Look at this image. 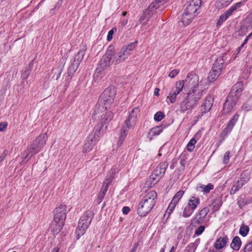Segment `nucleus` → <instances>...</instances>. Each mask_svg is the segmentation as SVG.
I'll list each match as a JSON object with an SVG mask.
<instances>
[{
  "instance_id": "1",
  "label": "nucleus",
  "mask_w": 252,
  "mask_h": 252,
  "mask_svg": "<svg viewBox=\"0 0 252 252\" xmlns=\"http://www.w3.org/2000/svg\"><path fill=\"white\" fill-rule=\"evenodd\" d=\"M199 76L195 73H189L185 79V86L189 89L187 96L180 104V111L185 113L192 110L197 105L199 100L203 95L205 90L206 80L199 81Z\"/></svg>"
},
{
  "instance_id": "2",
  "label": "nucleus",
  "mask_w": 252,
  "mask_h": 252,
  "mask_svg": "<svg viewBox=\"0 0 252 252\" xmlns=\"http://www.w3.org/2000/svg\"><path fill=\"white\" fill-rule=\"evenodd\" d=\"M54 219L51 224V229L55 233H58L62 229L66 217V206L60 205L53 212Z\"/></svg>"
},
{
  "instance_id": "3",
  "label": "nucleus",
  "mask_w": 252,
  "mask_h": 252,
  "mask_svg": "<svg viewBox=\"0 0 252 252\" xmlns=\"http://www.w3.org/2000/svg\"><path fill=\"white\" fill-rule=\"evenodd\" d=\"M113 54V47L110 46L100 60L98 67L96 69L94 74V79L95 81L98 82L101 79L102 75L104 74L103 71L107 69L112 63V57Z\"/></svg>"
},
{
  "instance_id": "4",
  "label": "nucleus",
  "mask_w": 252,
  "mask_h": 252,
  "mask_svg": "<svg viewBox=\"0 0 252 252\" xmlns=\"http://www.w3.org/2000/svg\"><path fill=\"white\" fill-rule=\"evenodd\" d=\"M116 94V89L114 86H110L106 88L100 96L96 107L110 109Z\"/></svg>"
},
{
  "instance_id": "5",
  "label": "nucleus",
  "mask_w": 252,
  "mask_h": 252,
  "mask_svg": "<svg viewBox=\"0 0 252 252\" xmlns=\"http://www.w3.org/2000/svg\"><path fill=\"white\" fill-rule=\"evenodd\" d=\"M94 213L91 210H88L81 217L78 222L77 228L76 230L77 239L80 238L85 232L87 229L91 224Z\"/></svg>"
},
{
  "instance_id": "6",
  "label": "nucleus",
  "mask_w": 252,
  "mask_h": 252,
  "mask_svg": "<svg viewBox=\"0 0 252 252\" xmlns=\"http://www.w3.org/2000/svg\"><path fill=\"white\" fill-rule=\"evenodd\" d=\"M200 200L199 198L196 197L194 196L190 197L188 201V204L184 209L183 212V217L188 218L190 216L194 211L196 209L198 205H199Z\"/></svg>"
},
{
  "instance_id": "7",
  "label": "nucleus",
  "mask_w": 252,
  "mask_h": 252,
  "mask_svg": "<svg viewBox=\"0 0 252 252\" xmlns=\"http://www.w3.org/2000/svg\"><path fill=\"white\" fill-rule=\"evenodd\" d=\"M47 140L46 133H42L33 142L32 144L28 146V147L32 150V155H35L38 153L45 145Z\"/></svg>"
},
{
  "instance_id": "8",
  "label": "nucleus",
  "mask_w": 252,
  "mask_h": 252,
  "mask_svg": "<svg viewBox=\"0 0 252 252\" xmlns=\"http://www.w3.org/2000/svg\"><path fill=\"white\" fill-rule=\"evenodd\" d=\"M209 212V209L208 207H204L201 209L198 213H197L195 217L191 220V222L189 225L187 227L189 230H191L196 224H200L202 222L203 219L207 216Z\"/></svg>"
},
{
  "instance_id": "9",
  "label": "nucleus",
  "mask_w": 252,
  "mask_h": 252,
  "mask_svg": "<svg viewBox=\"0 0 252 252\" xmlns=\"http://www.w3.org/2000/svg\"><path fill=\"white\" fill-rule=\"evenodd\" d=\"M109 109H105V108H104V109H102V108H100L99 107L96 106L94 110L95 114L96 115L102 113L100 122H102V123L106 125H108L113 117V114L112 112L109 110Z\"/></svg>"
},
{
  "instance_id": "10",
  "label": "nucleus",
  "mask_w": 252,
  "mask_h": 252,
  "mask_svg": "<svg viewBox=\"0 0 252 252\" xmlns=\"http://www.w3.org/2000/svg\"><path fill=\"white\" fill-rule=\"evenodd\" d=\"M249 177L248 175L243 173L241 175L240 177L237 181H234L232 185V187L230 190V195L234 194L237 192L242 187L248 182Z\"/></svg>"
},
{
  "instance_id": "11",
  "label": "nucleus",
  "mask_w": 252,
  "mask_h": 252,
  "mask_svg": "<svg viewBox=\"0 0 252 252\" xmlns=\"http://www.w3.org/2000/svg\"><path fill=\"white\" fill-rule=\"evenodd\" d=\"M213 102L214 99L211 95H207L205 97L201 106V114L196 116L197 121L199 120L201 118L203 114L210 111L212 107Z\"/></svg>"
},
{
  "instance_id": "12",
  "label": "nucleus",
  "mask_w": 252,
  "mask_h": 252,
  "mask_svg": "<svg viewBox=\"0 0 252 252\" xmlns=\"http://www.w3.org/2000/svg\"><path fill=\"white\" fill-rule=\"evenodd\" d=\"M201 0H187L185 4V11L196 15L197 10L200 8Z\"/></svg>"
},
{
  "instance_id": "13",
  "label": "nucleus",
  "mask_w": 252,
  "mask_h": 252,
  "mask_svg": "<svg viewBox=\"0 0 252 252\" xmlns=\"http://www.w3.org/2000/svg\"><path fill=\"white\" fill-rule=\"evenodd\" d=\"M139 109L138 107H135L131 109L128 112V117L125 121V125L127 127L130 128L134 126L137 121V115L139 113Z\"/></svg>"
},
{
  "instance_id": "14",
  "label": "nucleus",
  "mask_w": 252,
  "mask_h": 252,
  "mask_svg": "<svg viewBox=\"0 0 252 252\" xmlns=\"http://www.w3.org/2000/svg\"><path fill=\"white\" fill-rule=\"evenodd\" d=\"M232 94L233 93H229L226 98L225 102L223 104L224 114H227L230 112L238 100L239 98L232 95Z\"/></svg>"
},
{
  "instance_id": "15",
  "label": "nucleus",
  "mask_w": 252,
  "mask_h": 252,
  "mask_svg": "<svg viewBox=\"0 0 252 252\" xmlns=\"http://www.w3.org/2000/svg\"><path fill=\"white\" fill-rule=\"evenodd\" d=\"M154 206V205L150 204L148 201L142 199L139 204L137 213L141 217H145L151 211Z\"/></svg>"
},
{
  "instance_id": "16",
  "label": "nucleus",
  "mask_w": 252,
  "mask_h": 252,
  "mask_svg": "<svg viewBox=\"0 0 252 252\" xmlns=\"http://www.w3.org/2000/svg\"><path fill=\"white\" fill-rule=\"evenodd\" d=\"M184 84H185V80L180 81L176 83L175 89H173L171 91L167 97L171 103H173L175 101L177 95L182 90Z\"/></svg>"
},
{
  "instance_id": "17",
  "label": "nucleus",
  "mask_w": 252,
  "mask_h": 252,
  "mask_svg": "<svg viewBox=\"0 0 252 252\" xmlns=\"http://www.w3.org/2000/svg\"><path fill=\"white\" fill-rule=\"evenodd\" d=\"M112 57V63L114 64H118L122 62L125 61L127 58V54H125L124 50H120L117 53H115L114 48H113V54Z\"/></svg>"
},
{
  "instance_id": "18",
  "label": "nucleus",
  "mask_w": 252,
  "mask_h": 252,
  "mask_svg": "<svg viewBox=\"0 0 252 252\" xmlns=\"http://www.w3.org/2000/svg\"><path fill=\"white\" fill-rule=\"evenodd\" d=\"M184 193V191L183 190H179L176 193L167 208V211H168L169 213L172 212Z\"/></svg>"
},
{
  "instance_id": "19",
  "label": "nucleus",
  "mask_w": 252,
  "mask_h": 252,
  "mask_svg": "<svg viewBox=\"0 0 252 252\" xmlns=\"http://www.w3.org/2000/svg\"><path fill=\"white\" fill-rule=\"evenodd\" d=\"M166 2V0H155L154 1L149 5L148 8L146 9V12H147L148 14H153L155 9H157L159 8L160 6L162 5Z\"/></svg>"
},
{
  "instance_id": "20",
  "label": "nucleus",
  "mask_w": 252,
  "mask_h": 252,
  "mask_svg": "<svg viewBox=\"0 0 252 252\" xmlns=\"http://www.w3.org/2000/svg\"><path fill=\"white\" fill-rule=\"evenodd\" d=\"M107 125L99 122L98 124L95 126L93 132L96 135L97 137H100L103 135L104 131L106 130Z\"/></svg>"
},
{
  "instance_id": "21",
  "label": "nucleus",
  "mask_w": 252,
  "mask_h": 252,
  "mask_svg": "<svg viewBox=\"0 0 252 252\" xmlns=\"http://www.w3.org/2000/svg\"><path fill=\"white\" fill-rule=\"evenodd\" d=\"M228 241L227 236L220 237L216 240L214 247L217 250H220L225 247Z\"/></svg>"
},
{
  "instance_id": "22",
  "label": "nucleus",
  "mask_w": 252,
  "mask_h": 252,
  "mask_svg": "<svg viewBox=\"0 0 252 252\" xmlns=\"http://www.w3.org/2000/svg\"><path fill=\"white\" fill-rule=\"evenodd\" d=\"M157 198V192L155 191L151 190L148 192L142 199L148 201L150 204L155 205Z\"/></svg>"
},
{
  "instance_id": "23",
  "label": "nucleus",
  "mask_w": 252,
  "mask_h": 252,
  "mask_svg": "<svg viewBox=\"0 0 252 252\" xmlns=\"http://www.w3.org/2000/svg\"><path fill=\"white\" fill-rule=\"evenodd\" d=\"M225 56L226 54H223L221 56L218 57L214 63L212 67L221 71L226 59Z\"/></svg>"
},
{
  "instance_id": "24",
  "label": "nucleus",
  "mask_w": 252,
  "mask_h": 252,
  "mask_svg": "<svg viewBox=\"0 0 252 252\" xmlns=\"http://www.w3.org/2000/svg\"><path fill=\"white\" fill-rule=\"evenodd\" d=\"M87 50V46L85 45H82V46L80 47V50L77 53L76 55H75L73 61L78 63L80 64V62L82 60L85 54L86 51Z\"/></svg>"
},
{
  "instance_id": "25",
  "label": "nucleus",
  "mask_w": 252,
  "mask_h": 252,
  "mask_svg": "<svg viewBox=\"0 0 252 252\" xmlns=\"http://www.w3.org/2000/svg\"><path fill=\"white\" fill-rule=\"evenodd\" d=\"M239 117V115L238 113H236L233 116V118L231 119V120L228 122L225 128L223 130L224 132L228 133L232 130L236 122L237 121Z\"/></svg>"
},
{
  "instance_id": "26",
  "label": "nucleus",
  "mask_w": 252,
  "mask_h": 252,
  "mask_svg": "<svg viewBox=\"0 0 252 252\" xmlns=\"http://www.w3.org/2000/svg\"><path fill=\"white\" fill-rule=\"evenodd\" d=\"M242 91L243 84L241 82H238L233 87L230 93H233L232 95L239 98L241 94Z\"/></svg>"
},
{
  "instance_id": "27",
  "label": "nucleus",
  "mask_w": 252,
  "mask_h": 252,
  "mask_svg": "<svg viewBox=\"0 0 252 252\" xmlns=\"http://www.w3.org/2000/svg\"><path fill=\"white\" fill-rule=\"evenodd\" d=\"M195 16V15L184 11L182 17V22L184 25H188L192 21Z\"/></svg>"
},
{
  "instance_id": "28",
  "label": "nucleus",
  "mask_w": 252,
  "mask_h": 252,
  "mask_svg": "<svg viewBox=\"0 0 252 252\" xmlns=\"http://www.w3.org/2000/svg\"><path fill=\"white\" fill-rule=\"evenodd\" d=\"M221 72L220 70L212 67L208 77L209 82H213L216 81L220 75Z\"/></svg>"
},
{
  "instance_id": "29",
  "label": "nucleus",
  "mask_w": 252,
  "mask_h": 252,
  "mask_svg": "<svg viewBox=\"0 0 252 252\" xmlns=\"http://www.w3.org/2000/svg\"><path fill=\"white\" fill-rule=\"evenodd\" d=\"M163 130L161 126H158L151 128L148 133V137L150 140H152L153 137L156 135H159Z\"/></svg>"
},
{
  "instance_id": "30",
  "label": "nucleus",
  "mask_w": 252,
  "mask_h": 252,
  "mask_svg": "<svg viewBox=\"0 0 252 252\" xmlns=\"http://www.w3.org/2000/svg\"><path fill=\"white\" fill-rule=\"evenodd\" d=\"M241 245V241L238 236H235L230 244L231 248L235 251H238Z\"/></svg>"
},
{
  "instance_id": "31",
  "label": "nucleus",
  "mask_w": 252,
  "mask_h": 252,
  "mask_svg": "<svg viewBox=\"0 0 252 252\" xmlns=\"http://www.w3.org/2000/svg\"><path fill=\"white\" fill-rule=\"evenodd\" d=\"M214 189V185L211 184H208L205 186L204 185H200L196 187V190L199 191H204L205 193H209L211 190Z\"/></svg>"
},
{
  "instance_id": "32",
  "label": "nucleus",
  "mask_w": 252,
  "mask_h": 252,
  "mask_svg": "<svg viewBox=\"0 0 252 252\" xmlns=\"http://www.w3.org/2000/svg\"><path fill=\"white\" fill-rule=\"evenodd\" d=\"M200 239L197 238L193 243H191L189 244L187 247L186 249L188 252H195L198 245L199 244Z\"/></svg>"
},
{
  "instance_id": "33",
  "label": "nucleus",
  "mask_w": 252,
  "mask_h": 252,
  "mask_svg": "<svg viewBox=\"0 0 252 252\" xmlns=\"http://www.w3.org/2000/svg\"><path fill=\"white\" fill-rule=\"evenodd\" d=\"M137 41H135L128 44L127 46H123L121 49L125 51V54L126 53L127 54V57L130 55V52L132 51L136 47Z\"/></svg>"
},
{
  "instance_id": "34",
  "label": "nucleus",
  "mask_w": 252,
  "mask_h": 252,
  "mask_svg": "<svg viewBox=\"0 0 252 252\" xmlns=\"http://www.w3.org/2000/svg\"><path fill=\"white\" fill-rule=\"evenodd\" d=\"M25 153H26V155L24 157L23 159L20 162L21 165L26 163L34 155H32V150L30 149L28 147L27 149L25 150Z\"/></svg>"
},
{
  "instance_id": "35",
  "label": "nucleus",
  "mask_w": 252,
  "mask_h": 252,
  "mask_svg": "<svg viewBox=\"0 0 252 252\" xmlns=\"http://www.w3.org/2000/svg\"><path fill=\"white\" fill-rule=\"evenodd\" d=\"M230 12H229L227 10L226 11L224 14H222L220 18L219 19L217 23V26L219 27L220 26L223 22H224L225 21L227 20V19L231 15Z\"/></svg>"
},
{
  "instance_id": "36",
  "label": "nucleus",
  "mask_w": 252,
  "mask_h": 252,
  "mask_svg": "<svg viewBox=\"0 0 252 252\" xmlns=\"http://www.w3.org/2000/svg\"><path fill=\"white\" fill-rule=\"evenodd\" d=\"M222 205L221 200L220 198L214 199L211 204L213 212H216L219 210Z\"/></svg>"
},
{
  "instance_id": "37",
  "label": "nucleus",
  "mask_w": 252,
  "mask_h": 252,
  "mask_svg": "<svg viewBox=\"0 0 252 252\" xmlns=\"http://www.w3.org/2000/svg\"><path fill=\"white\" fill-rule=\"evenodd\" d=\"M79 64L74 62L73 61L72 62L70 63V65L68 67V74L69 76H71L76 71L77 69Z\"/></svg>"
},
{
  "instance_id": "38",
  "label": "nucleus",
  "mask_w": 252,
  "mask_h": 252,
  "mask_svg": "<svg viewBox=\"0 0 252 252\" xmlns=\"http://www.w3.org/2000/svg\"><path fill=\"white\" fill-rule=\"evenodd\" d=\"M115 174V171L113 169H111L110 170V171L108 172L106 178L104 182V185L106 184L109 186V185L111 184V182L112 181L113 179H114V175Z\"/></svg>"
},
{
  "instance_id": "39",
  "label": "nucleus",
  "mask_w": 252,
  "mask_h": 252,
  "mask_svg": "<svg viewBox=\"0 0 252 252\" xmlns=\"http://www.w3.org/2000/svg\"><path fill=\"white\" fill-rule=\"evenodd\" d=\"M168 163L166 161H163L160 163L156 167L158 171L163 176L166 171L167 167H168Z\"/></svg>"
},
{
  "instance_id": "40",
  "label": "nucleus",
  "mask_w": 252,
  "mask_h": 252,
  "mask_svg": "<svg viewBox=\"0 0 252 252\" xmlns=\"http://www.w3.org/2000/svg\"><path fill=\"white\" fill-rule=\"evenodd\" d=\"M159 179L158 176L155 177V175L152 173L147 181V184L150 186L155 185L159 181Z\"/></svg>"
},
{
  "instance_id": "41",
  "label": "nucleus",
  "mask_w": 252,
  "mask_h": 252,
  "mask_svg": "<svg viewBox=\"0 0 252 252\" xmlns=\"http://www.w3.org/2000/svg\"><path fill=\"white\" fill-rule=\"evenodd\" d=\"M249 200L247 198L239 197L238 198L237 204L240 208H243L245 205L249 203Z\"/></svg>"
},
{
  "instance_id": "42",
  "label": "nucleus",
  "mask_w": 252,
  "mask_h": 252,
  "mask_svg": "<svg viewBox=\"0 0 252 252\" xmlns=\"http://www.w3.org/2000/svg\"><path fill=\"white\" fill-rule=\"evenodd\" d=\"M150 15L148 14L147 12H146V10L144 11L143 15L140 18V22L142 26H145L147 24Z\"/></svg>"
},
{
  "instance_id": "43",
  "label": "nucleus",
  "mask_w": 252,
  "mask_h": 252,
  "mask_svg": "<svg viewBox=\"0 0 252 252\" xmlns=\"http://www.w3.org/2000/svg\"><path fill=\"white\" fill-rule=\"evenodd\" d=\"M249 229V227L248 225L243 224L240 226L239 233L242 236L245 237L248 234Z\"/></svg>"
},
{
  "instance_id": "44",
  "label": "nucleus",
  "mask_w": 252,
  "mask_h": 252,
  "mask_svg": "<svg viewBox=\"0 0 252 252\" xmlns=\"http://www.w3.org/2000/svg\"><path fill=\"white\" fill-rule=\"evenodd\" d=\"M196 143V140L194 138H191L190 140L189 141L188 144L187 146V150L190 152H191L193 151L194 149V145Z\"/></svg>"
},
{
  "instance_id": "45",
  "label": "nucleus",
  "mask_w": 252,
  "mask_h": 252,
  "mask_svg": "<svg viewBox=\"0 0 252 252\" xmlns=\"http://www.w3.org/2000/svg\"><path fill=\"white\" fill-rule=\"evenodd\" d=\"M94 145L92 143L88 141V140H86L84 145L82 151L84 153L89 152L92 149Z\"/></svg>"
},
{
  "instance_id": "46",
  "label": "nucleus",
  "mask_w": 252,
  "mask_h": 252,
  "mask_svg": "<svg viewBox=\"0 0 252 252\" xmlns=\"http://www.w3.org/2000/svg\"><path fill=\"white\" fill-rule=\"evenodd\" d=\"M99 138V137H97L96 135L93 132L92 134L89 135L87 138V140L94 145L96 143V142L97 141Z\"/></svg>"
},
{
  "instance_id": "47",
  "label": "nucleus",
  "mask_w": 252,
  "mask_h": 252,
  "mask_svg": "<svg viewBox=\"0 0 252 252\" xmlns=\"http://www.w3.org/2000/svg\"><path fill=\"white\" fill-rule=\"evenodd\" d=\"M129 128L127 127L126 126H123V127H122V131H121L120 135L119 137V138L120 139L123 140L124 141L125 140V139H126V137L127 135L128 129Z\"/></svg>"
},
{
  "instance_id": "48",
  "label": "nucleus",
  "mask_w": 252,
  "mask_h": 252,
  "mask_svg": "<svg viewBox=\"0 0 252 252\" xmlns=\"http://www.w3.org/2000/svg\"><path fill=\"white\" fill-rule=\"evenodd\" d=\"M233 0H219L218 1V6L222 8L227 6Z\"/></svg>"
},
{
  "instance_id": "49",
  "label": "nucleus",
  "mask_w": 252,
  "mask_h": 252,
  "mask_svg": "<svg viewBox=\"0 0 252 252\" xmlns=\"http://www.w3.org/2000/svg\"><path fill=\"white\" fill-rule=\"evenodd\" d=\"M242 4L243 3L242 2H237L232 6L228 10H227V11L229 12H230V14H232V12L238 8L240 7Z\"/></svg>"
},
{
  "instance_id": "50",
  "label": "nucleus",
  "mask_w": 252,
  "mask_h": 252,
  "mask_svg": "<svg viewBox=\"0 0 252 252\" xmlns=\"http://www.w3.org/2000/svg\"><path fill=\"white\" fill-rule=\"evenodd\" d=\"M163 118L164 115L160 111H158L157 113H156L154 116L155 120L158 122L160 121Z\"/></svg>"
},
{
  "instance_id": "51",
  "label": "nucleus",
  "mask_w": 252,
  "mask_h": 252,
  "mask_svg": "<svg viewBox=\"0 0 252 252\" xmlns=\"http://www.w3.org/2000/svg\"><path fill=\"white\" fill-rule=\"evenodd\" d=\"M204 230H205V226H204L203 225H200L195 230V232H194V237H195V236H198V235H201L203 233V232L204 231Z\"/></svg>"
},
{
  "instance_id": "52",
  "label": "nucleus",
  "mask_w": 252,
  "mask_h": 252,
  "mask_svg": "<svg viewBox=\"0 0 252 252\" xmlns=\"http://www.w3.org/2000/svg\"><path fill=\"white\" fill-rule=\"evenodd\" d=\"M117 31V29L115 27L113 28L111 30L108 32V35L107 36V39L108 41H110L113 38V35L115 32Z\"/></svg>"
},
{
  "instance_id": "53",
  "label": "nucleus",
  "mask_w": 252,
  "mask_h": 252,
  "mask_svg": "<svg viewBox=\"0 0 252 252\" xmlns=\"http://www.w3.org/2000/svg\"><path fill=\"white\" fill-rule=\"evenodd\" d=\"M230 151H228L225 152L223 158V162L224 164H227L229 161V158H230Z\"/></svg>"
},
{
  "instance_id": "54",
  "label": "nucleus",
  "mask_w": 252,
  "mask_h": 252,
  "mask_svg": "<svg viewBox=\"0 0 252 252\" xmlns=\"http://www.w3.org/2000/svg\"><path fill=\"white\" fill-rule=\"evenodd\" d=\"M63 70V67H60V68H58L56 69L55 70V74H54V77H56V79L58 80L61 74L62 71Z\"/></svg>"
},
{
  "instance_id": "55",
  "label": "nucleus",
  "mask_w": 252,
  "mask_h": 252,
  "mask_svg": "<svg viewBox=\"0 0 252 252\" xmlns=\"http://www.w3.org/2000/svg\"><path fill=\"white\" fill-rule=\"evenodd\" d=\"M244 252H251L252 251V241L249 242L244 247Z\"/></svg>"
},
{
  "instance_id": "56",
  "label": "nucleus",
  "mask_w": 252,
  "mask_h": 252,
  "mask_svg": "<svg viewBox=\"0 0 252 252\" xmlns=\"http://www.w3.org/2000/svg\"><path fill=\"white\" fill-rule=\"evenodd\" d=\"M179 72V70L178 69H173L169 73V76L171 78H174Z\"/></svg>"
},
{
  "instance_id": "57",
  "label": "nucleus",
  "mask_w": 252,
  "mask_h": 252,
  "mask_svg": "<svg viewBox=\"0 0 252 252\" xmlns=\"http://www.w3.org/2000/svg\"><path fill=\"white\" fill-rule=\"evenodd\" d=\"M108 187H109V185H106V184L104 185V183H103V185L100 189V192L102 193L104 195H105L106 192L107 191Z\"/></svg>"
},
{
  "instance_id": "58",
  "label": "nucleus",
  "mask_w": 252,
  "mask_h": 252,
  "mask_svg": "<svg viewBox=\"0 0 252 252\" xmlns=\"http://www.w3.org/2000/svg\"><path fill=\"white\" fill-rule=\"evenodd\" d=\"M104 196H105V195L103 193L99 192V193H98V195L97 199V202L98 204H100L102 202V201L103 200V199L104 198Z\"/></svg>"
},
{
  "instance_id": "59",
  "label": "nucleus",
  "mask_w": 252,
  "mask_h": 252,
  "mask_svg": "<svg viewBox=\"0 0 252 252\" xmlns=\"http://www.w3.org/2000/svg\"><path fill=\"white\" fill-rule=\"evenodd\" d=\"M7 126V123L5 122L0 123V131H4Z\"/></svg>"
},
{
  "instance_id": "60",
  "label": "nucleus",
  "mask_w": 252,
  "mask_h": 252,
  "mask_svg": "<svg viewBox=\"0 0 252 252\" xmlns=\"http://www.w3.org/2000/svg\"><path fill=\"white\" fill-rule=\"evenodd\" d=\"M152 173H153L155 175V177L158 176L159 178H160V177L162 176L161 173L158 171V170L156 168L154 169Z\"/></svg>"
},
{
  "instance_id": "61",
  "label": "nucleus",
  "mask_w": 252,
  "mask_h": 252,
  "mask_svg": "<svg viewBox=\"0 0 252 252\" xmlns=\"http://www.w3.org/2000/svg\"><path fill=\"white\" fill-rule=\"evenodd\" d=\"M130 211V209L128 207H124L122 209V212L124 214H127Z\"/></svg>"
},
{
  "instance_id": "62",
  "label": "nucleus",
  "mask_w": 252,
  "mask_h": 252,
  "mask_svg": "<svg viewBox=\"0 0 252 252\" xmlns=\"http://www.w3.org/2000/svg\"><path fill=\"white\" fill-rule=\"evenodd\" d=\"M180 164L182 166V169L183 170L184 169L185 165L186 164V160L183 158L181 159L180 161Z\"/></svg>"
},
{
  "instance_id": "63",
  "label": "nucleus",
  "mask_w": 252,
  "mask_h": 252,
  "mask_svg": "<svg viewBox=\"0 0 252 252\" xmlns=\"http://www.w3.org/2000/svg\"><path fill=\"white\" fill-rule=\"evenodd\" d=\"M138 243H136L133 244V247L130 252H135L138 247Z\"/></svg>"
},
{
  "instance_id": "64",
  "label": "nucleus",
  "mask_w": 252,
  "mask_h": 252,
  "mask_svg": "<svg viewBox=\"0 0 252 252\" xmlns=\"http://www.w3.org/2000/svg\"><path fill=\"white\" fill-rule=\"evenodd\" d=\"M247 20L250 23H252V12L250 14H249L247 18Z\"/></svg>"
}]
</instances>
